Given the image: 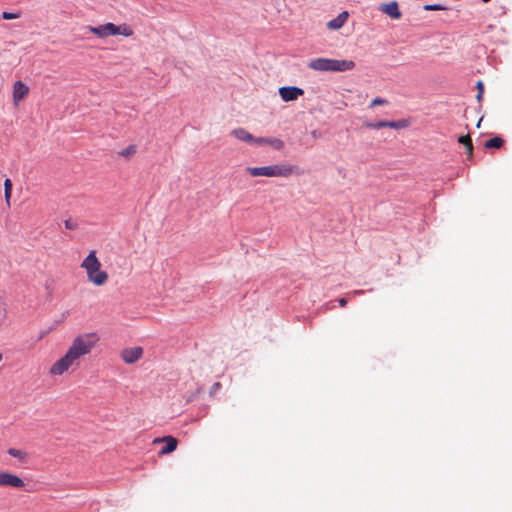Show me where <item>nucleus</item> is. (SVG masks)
Instances as JSON below:
<instances>
[{"label": "nucleus", "instance_id": "nucleus-1", "mask_svg": "<svg viewBox=\"0 0 512 512\" xmlns=\"http://www.w3.org/2000/svg\"><path fill=\"white\" fill-rule=\"evenodd\" d=\"M99 341L96 332H89L75 337L66 353L58 359L49 369L52 376H60L70 368H77L81 359L88 355Z\"/></svg>", "mask_w": 512, "mask_h": 512}, {"label": "nucleus", "instance_id": "nucleus-2", "mask_svg": "<svg viewBox=\"0 0 512 512\" xmlns=\"http://www.w3.org/2000/svg\"><path fill=\"white\" fill-rule=\"evenodd\" d=\"M307 67L318 72H345L354 69L355 62L352 60L319 57L311 59L307 63Z\"/></svg>", "mask_w": 512, "mask_h": 512}, {"label": "nucleus", "instance_id": "nucleus-3", "mask_svg": "<svg viewBox=\"0 0 512 512\" xmlns=\"http://www.w3.org/2000/svg\"><path fill=\"white\" fill-rule=\"evenodd\" d=\"M81 267L85 269L88 280L96 286L104 285L108 280V274L101 270V263L96 256V251L92 250L82 261Z\"/></svg>", "mask_w": 512, "mask_h": 512}, {"label": "nucleus", "instance_id": "nucleus-4", "mask_svg": "<svg viewBox=\"0 0 512 512\" xmlns=\"http://www.w3.org/2000/svg\"><path fill=\"white\" fill-rule=\"evenodd\" d=\"M245 171L252 177H289L294 173L295 167L282 162L262 167H246Z\"/></svg>", "mask_w": 512, "mask_h": 512}, {"label": "nucleus", "instance_id": "nucleus-5", "mask_svg": "<svg viewBox=\"0 0 512 512\" xmlns=\"http://www.w3.org/2000/svg\"><path fill=\"white\" fill-rule=\"evenodd\" d=\"M87 29L100 38L114 35H123L125 37L133 35V30L127 24L115 25L108 22L99 26H88Z\"/></svg>", "mask_w": 512, "mask_h": 512}, {"label": "nucleus", "instance_id": "nucleus-6", "mask_svg": "<svg viewBox=\"0 0 512 512\" xmlns=\"http://www.w3.org/2000/svg\"><path fill=\"white\" fill-rule=\"evenodd\" d=\"M279 95L284 102H290L303 96L304 90L297 86H283L279 88Z\"/></svg>", "mask_w": 512, "mask_h": 512}, {"label": "nucleus", "instance_id": "nucleus-7", "mask_svg": "<svg viewBox=\"0 0 512 512\" xmlns=\"http://www.w3.org/2000/svg\"><path fill=\"white\" fill-rule=\"evenodd\" d=\"M24 481L15 474L0 472V487L22 488Z\"/></svg>", "mask_w": 512, "mask_h": 512}, {"label": "nucleus", "instance_id": "nucleus-8", "mask_svg": "<svg viewBox=\"0 0 512 512\" xmlns=\"http://www.w3.org/2000/svg\"><path fill=\"white\" fill-rule=\"evenodd\" d=\"M143 355V349L140 346L125 348L121 352L122 360L127 364L137 362Z\"/></svg>", "mask_w": 512, "mask_h": 512}, {"label": "nucleus", "instance_id": "nucleus-9", "mask_svg": "<svg viewBox=\"0 0 512 512\" xmlns=\"http://www.w3.org/2000/svg\"><path fill=\"white\" fill-rule=\"evenodd\" d=\"M29 93V87L22 81H16L13 85V102L18 105Z\"/></svg>", "mask_w": 512, "mask_h": 512}, {"label": "nucleus", "instance_id": "nucleus-10", "mask_svg": "<svg viewBox=\"0 0 512 512\" xmlns=\"http://www.w3.org/2000/svg\"><path fill=\"white\" fill-rule=\"evenodd\" d=\"M379 10L382 13L387 14L392 19H399L401 18L402 14L399 10L398 3L396 1H391L388 3H383L379 6Z\"/></svg>", "mask_w": 512, "mask_h": 512}, {"label": "nucleus", "instance_id": "nucleus-11", "mask_svg": "<svg viewBox=\"0 0 512 512\" xmlns=\"http://www.w3.org/2000/svg\"><path fill=\"white\" fill-rule=\"evenodd\" d=\"M154 442L155 443H157V442L165 443V446H163L161 448V450L159 451L160 455H166V454L172 453L174 450H176L177 444H178L177 440L172 436H165L161 439H156Z\"/></svg>", "mask_w": 512, "mask_h": 512}, {"label": "nucleus", "instance_id": "nucleus-12", "mask_svg": "<svg viewBox=\"0 0 512 512\" xmlns=\"http://www.w3.org/2000/svg\"><path fill=\"white\" fill-rule=\"evenodd\" d=\"M347 19H348V12L343 11L336 18L328 21L327 27L330 30H338L345 24Z\"/></svg>", "mask_w": 512, "mask_h": 512}, {"label": "nucleus", "instance_id": "nucleus-13", "mask_svg": "<svg viewBox=\"0 0 512 512\" xmlns=\"http://www.w3.org/2000/svg\"><path fill=\"white\" fill-rule=\"evenodd\" d=\"M231 135L234 136L237 140L246 142L248 144H251L252 140H254V136L244 128L233 129L231 131Z\"/></svg>", "mask_w": 512, "mask_h": 512}, {"label": "nucleus", "instance_id": "nucleus-14", "mask_svg": "<svg viewBox=\"0 0 512 512\" xmlns=\"http://www.w3.org/2000/svg\"><path fill=\"white\" fill-rule=\"evenodd\" d=\"M266 145H269L274 150H281L284 147V141L277 137H267L266 139Z\"/></svg>", "mask_w": 512, "mask_h": 512}, {"label": "nucleus", "instance_id": "nucleus-15", "mask_svg": "<svg viewBox=\"0 0 512 512\" xmlns=\"http://www.w3.org/2000/svg\"><path fill=\"white\" fill-rule=\"evenodd\" d=\"M136 152H137V146L134 144H131V145L127 146L126 148L120 150L118 152V155L125 159H130Z\"/></svg>", "mask_w": 512, "mask_h": 512}, {"label": "nucleus", "instance_id": "nucleus-16", "mask_svg": "<svg viewBox=\"0 0 512 512\" xmlns=\"http://www.w3.org/2000/svg\"><path fill=\"white\" fill-rule=\"evenodd\" d=\"M458 141H459V143H461L465 146L468 157L469 158L472 157L473 145H472L470 136L469 135L461 136V137H459Z\"/></svg>", "mask_w": 512, "mask_h": 512}, {"label": "nucleus", "instance_id": "nucleus-17", "mask_svg": "<svg viewBox=\"0 0 512 512\" xmlns=\"http://www.w3.org/2000/svg\"><path fill=\"white\" fill-rule=\"evenodd\" d=\"M504 141L501 137H493L485 142L486 148H500Z\"/></svg>", "mask_w": 512, "mask_h": 512}, {"label": "nucleus", "instance_id": "nucleus-18", "mask_svg": "<svg viewBox=\"0 0 512 512\" xmlns=\"http://www.w3.org/2000/svg\"><path fill=\"white\" fill-rule=\"evenodd\" d=\"M8 454L14 458H17L19 459L20 461L24 462L27 458V453L22 451V450H19V449H16V448H10L8 450Z\"/></svg>", "mask_w": 512, "mask_h": 512}, {"label": "nucleus", "instance_id": "nucleus-19", "mask_svg": "<svg viewBox=\"0 0 512 512\" xmlns=\"http://www.w3.org/2000/svg\"><path fill=\"white\" fill-rule=\"evenodd\" d=\"M385 127L393 128V129H402L407 127V121L406 120H399V121H386L385 120Z\"/></svg>", "mask_w": 512, "mask_h": 512}, {"label": "nucleus", "instance_id": "nucleus-20", "mask_svg": "<svg viewBox=\"0 0 512 512\" xmlns=\"http://www.w3.org/2000/svg\"><path fill=\"white\" fill-rule=\"evenodd\" d=\"M11 191H12V182L10 179H6L4 181V196L7 204L9 205V200L11 197Z\"/></svg>", "mask_w": 512, "mask_h": 512}, {"label": "nucleus", "instance_id": "nucleus-21", "mask_svg": "<svg viewBox=\"0 0 512 512\" xmlns=\"http://www.w3.org/2000/svg\"><path fill=\"white\" fill-rule=\"evenodd\" d=\"M364 127L369 129H380L385 127V120H380L376 122H365Z\"/></svg>", "mask_w": 512, "mask_h": 512}, {"label": "nucleus", "instance_id": "nucleus-22", "mask_svg": "<svg viewBox=\"0 0 512 512\" xmlns=\"http://www.w3.org/2000/svg\"><path fill=\"white\" fill-rule=\"evenodd\" d=\"M424 10L426 11H438V10H445L446 7L441 4H426L424 5Z\"/></svg>", "mask_w": 512, "mask_h": 512}, {"label": "nucleus", "instance_id": "nucleus-23", "mask_svg": "<svg viewBox=\"0 0 512 512\" xmlns=\"http://www.w3.org/2000/svg\"><path fill=\"white\" fill-rule=\"evenodd\" d=\"M65 228L68 230H76L78 228V223L71 218L67 219L65 221Z\"/></svg>", "mask_w": 512, "mask_h": 512}, {"label": "nucleus", "instance_id": "nucleus-24", "mask_svg": "<svg viewBox=\"0 0 512 512\" xmlns=\"http://www.w3.org/2000/svg\"><path fill=\"white\" fill-rule=\"evenodd\" d=\"M476 87L478 89V94H477L476 98H477L478 101H481L482 97H483V93H484L483 82L482 81H478Z\"/></svg>", "mask_w": 512, "mask_h": 512}, {"label": "nucleus", "instance_id": "nucleus-25", "mask_svg": "<svg viewBox=\"0 0 512 512\" xmlns=\"http://www.w3.org/2000/svg\"><path fill=\"white\" fill-rule=\"evenodd\" d=\"M18 17H19V14H17V13H12V12H8V11H4L2 13V18L5 20H12V19H16Z\"/></svg>", "mask_w": 512, "mask_h": 512}, {"label": "nucleus", "instance_id": "nucleus-26", "mask_svg": "<svg viewBox=\"0 0 512 512\" xmlns=\"http://www.w3.org/2000/svg\"><path fill=\"white\" fill-rule=\"evenodd\" d=\"M267 137H254L250 145L261 146L266 144Z\"/></svg>", "mask_w": 512, "mask_h": 512}, {"label": "nucleus", "instance_id": "nucleus-27", "mask_svg": "<svg viewBox=\"0 0 512 512\" xmlns=\"http://www.w3.org/2000/svg\"><path fill=\"white\" fill-rule=\"evenodd\" d=\"M387 103V100L386 99H383V98H375L372 100L371 102V107H374L376 105H384Z\"/></svg>", "mask_w": 512, "mask_h": 512}, {"label": "nucleus", "instance_id": "nucleus-28", "mask_svg": "<svg viewBox=\"0 0 512 512\" xmlns=\"http://www.w3.org/2000/svg\"><path fill=\"white\" fill-rule=\"evenodd\" d=\"M364 293H365V291H364V290H354V291H352V292H351V294H352L353 296H356V295H363Z\"/></svg>", "mask_w": 512, "mask_h": 512}, {"label": "nucleus", "instance_id": "nucleus-29", "mask_svg": "<svg viewBox=\"0 0 512 512\" xmlns=\"http://www.w3.org/2000/svg\"><path fill=\"white\" fill-rule=\"evenodd\" d=\"M338 303H339V305H340L341 307H345V306H346V304H347V300H346L345 298H340V299L338 300Z\"/></svg>", "mask_w": 512, "mask_h": 512}, {"label": "nucleus", "instance_id": "nucleus-30", "mask_svg": "<svg viewBox=\"0 0 512 512\" xmlns=\"http://www.w3.org/2000/svg\"><path fill=\"white\" fill-rule=\"evenodd\" d=\"M311 134H312V136H313L314 138H316V137H317V130L312 131V133H311Z\"/></svg>", "mask_w": 512, "mask_h": 512}, {"label": "nucleus", "instance_id": "nucleus-31", "mask_svg": "<svg viewBox=\"0 0 512 512\" xmlns=\"http://www.w3.org/2000/svg\"><path fill=\"white\" fill-rule=\"evenodd\" d=\"M219 386H220V384H219V383H215L214 388H215V389H218V387H219Z\"/></svg>", "mask_w": 512, "mask_h": 512}, {"label": "nucleus", "instance_id": "nucleus-32", "mask_svg": "<svg viewBox=\"0 0 512 512\" xmlns=\"http://www.w3.org/2000/svg\"><path fill=\"white\" fill-rule=\"evenodd\" d=\"M2 359H3V356H2V354L0 353V362L2 361Z\"/></svg>", "mask_w": 512, "mask_h": 512}]
</instances>
